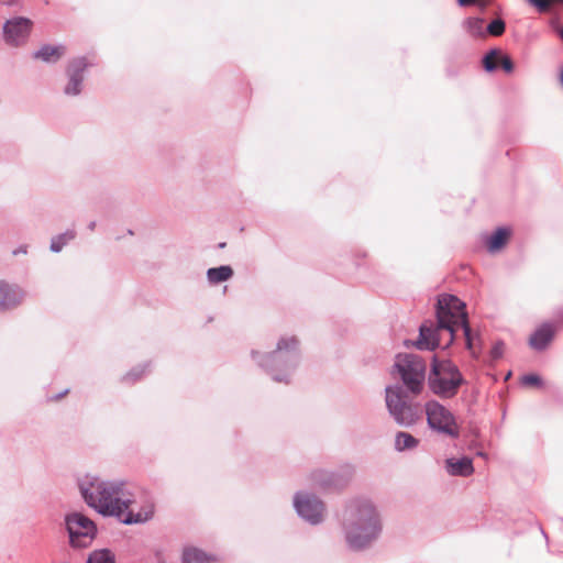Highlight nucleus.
<instances>
[{
    "label": "nucleus",
    "mask_w": 563,
    "mask_h": 563,
    "mask_svg": "<svg viewBox=\"0 0 563 563\" xmlns=\"http://www.w3.org/2000/svg\"><path fill=\"white\" fill-rule=\"evenodd\" d=\"M417 444H418V440L409 433L399 432L396 435L395 445H396V449L399 451H402L406 449H413L417 446Z\"/></svg>",
    "instance_id": "412c9836"
},
{
    "label": "nucleus",
    "mask_w": 563,
    "mask_h": 563,
    "mask_svg": "<svg viewBox=\"0 0 563 563\" xmlns=\"http://www.w3.org/2000/svg\"><path fill=\"white\" fill-rule=\"evenodd\" d=\"M505 22L501 19H496L487 25V32L492 36H500L505 32Z\"/></svg>",
    "instance_id": "b1692460"
},
{
    "label": "nucleus",
    "mask_w": 563,
    "mask_h": 563,
    "mask_svg": "<svg viewBox=\"0 0 563 563\" xmlns=\"http://www.w3.org/2000/svg\"><path fill=\"white\" fill-rule=\"evenodd\" d=\"M556 328L551 323L541 324L530 336L529 345L533 350H544L553 340Z\"/></svg>",
    "instance_id": "ddd939ff"
},
{
    "label": "nucleus",
    "mask_w": 563,
    "mask_h": 563,
    "mask_svg": "<svg viewBox=\"0 0 563 563\" xmlns=\"http://www.w3.org/2000/svg\"><path fill=\"white\" fill-rule=\"evenodd\" d=\"M88 66L85 58H76L71 60L68 67L69 82L65 88V93L75 96L80 92V85L82 81V71Z\"/></svg>",
    "instance_id": "f8f14e48"
},
{
    "label": "nucleus",
    "mask_w": 563,
    "mask_h": 563,
    "mask_svg": "<svg viewBox=\"0 0 563 563\" xmlns=\"http://www.w3.org/2000/svg\"><path fill=\"white\" fill-rule=\"evenodd\" d=\"M285 343H286V341H284V340H283V341H280V342L278 343V349H279V350H280V349H283V344H285Z\"/></svg>",
    "instance_id": "7c9ffc66"
},
{
    "label": "nucleus",
    "mask_w": 563,
    "mask_h": 563,
    "mask_svg": "<svg viewBox=\"0 0 563 563\" xmlns=\"http://www.w3.org/2000/svg\"><path fill=\"white\" fill-rule=\"evenodd\" d=\"M183 563H219L214 555L207 554L198 548H186L181 556Z\"/></svg>",
    "instance_id": "dca6fc26"
},
{
    "label": "nucleus",
    "mask_w": 563,
    "mask_h": 563,
    "mask_svg": "<svg viewBox=\"0 0 563 563\" xmlns=\"http://www.w3.org/2000/svg\"><path fill=\"white\" fill-rule=\"evenodd\" d=\"M65 526L69 544L74 549L90 547L98 533L96 523L84 514L77 511L66 515Z\"/></svg>",
    "instance_id": "423d86ee"
},
{
    "label": "nucleus",
    "mask_w": 563,
    "mask_h": 563,
    "mask_svg": "<svg viewBox=\"0 0 563 563\" xmlns=\"http://www.w3.org/2000/svg\"><path fill=\"white\" fill-rule=\"evenodd\" d=\"M510 236V231L507 229H498L488 241L489 251H498L500 250L508 241Z\"/></svg>",
    "instance_id": "aec40b11"
},
{
    "label": "nucleus",
    "mask_w": 563,
    "mask_h": 563,
    "mask_svg": "<svg viewBox=\"0 0 563 563\" xmlns=\"http://www.w3.org/2000/svg\"><path fill=\"white\" fill-rule=\"evenodd\" d=\"M457 2L460 5L466 7V5H472V4L477 3V2H479V0H457Z\"/></svg>",
    "instance_id": "cd10ccee"
},
{
    "label": "nucleus",
    "mask_w": 563,
    "mask_h": 563,
    "mask_svg": "<svg viewBox=\"0 0 563 563\" xmlns=\"http://www.w3.org/2000/svg\"><path fill=\"white\" fill-rule=\"evenodd\" d=\"M86 563H115V555L110 549H98L89 553Z\"/></svg>",
    "instance_id": "6ab92c4d"
},
{
    "label": "nucleus",
    "mask_w": 563,
    "mask_h": 563,
    "mask_svg": "<svg viewBox=\"0 0 563 563\" xmlns=\"http://www.w3.org/2000/svg\"><path fill=\"white\" fill-rule=\"evenodd\" d=\"M466 31L472 36H483L484 35V20L481 18H470L465 21Z\"/></svg>",
    "instance_id": "4be33fe9"
},
{
    "label": "nucleus",
    "mask_w": 563,
    "mask_h": 563,
    "mask_svg": "<svg viewBox=\"0 0 563 563\" xmlns=\"http://www.w3.org/2000/svg\"><path fill=\"white\" fill-rule=\"evenodd\" d=\"M561 36H562V38H563V30L561 31Z\"/></svg>",
    "instance_id": "473e14b6"
},
{
    "label": "nucleus",
    "mask_w": 563,
    "mask_h": 563,
    "mask_svg": "<svg viewBox=\"0 0 563 563\" xmlns=\"http://www.w3.org/2000/svg\"><path fill=\"white\" fill-rule=\"evenodd\" d=\"M437 317L438 325L434 329L432 325H428L426 323L420 327V336L415 343L418 349L434 350L439 346L437 335L443 330L448 331L450 336L449 343H451L455 333L459 330H462L466 340L467 349L475 354L464 302L452 295L441 296L438 300Z\"/></svg>",
    "instance_id": "f03ea898"
},
{
    "label": "nucleus",
    "mask_w": 563,
    "mask_h": 563,
    "mask_svg": "<svg viewBox=\"0 0 563 563\" xmlns=\"http://www.w3.org/2000/svg\"><path fill=\"white\" fill-rule=\"evenodd\" d=\"M560 81H561V85L563 86V69L561 70V74H560Z\"/></svg>",
    "instance_id": "c756f323"
},
{
    "label": "nucleus",
    "mask_w": 563,
    "mask_h": 563,
    "mask_svg": "<svg viewBox=\"0 0 563 563\" xmlns=\"http://www.w3.org/2000/svg\"><path fill=\"white\" fill-rule=\"evenodd\" d=\"M294 507L298 516L310 525H319L323 520L325 506L319 495H295Z\"/></svg>",
    "instance_id": "1a4fd4ad"
},
{
    "label": "nucleus",
    "mask_w": 563,
    "mask_h": 563,
    "mask_svg": "<svg viewBox=\"0 0 563 563\" xmlns=\"http://www.w3.org/2000/svg\"><path fill=\"white\" fill-rule=\"evenodd\" d=\"M386 405L399 424L411 426L419 419L418 408L406 401L400 387L386 388Z\"/></svg>",
    "instance_id": "0eeeda50"
},
{
    "label": "nucleus",
    "mask_w": 563,
    "mask_h": 563,
    "mask_svg": "<svg viewBox=\"0 0 563 563\" xmlns=\"http://www.w3.org/2000/svg\"><path fill=\"white\" fill-rule=\"evenodd\" d=\"M499 66L503 68L504 71L508 74H510L514 70V63L511 58L505 54H501V57L499 59Z\"/></svg>",
    "instance_id": "393cba45"
},
{
    "label": "nucleus",
    "mask_w": 563,
    "mask_h": 563,
    "mask_svg": "<svg viewBox=\"0 0 563 563\" xmlns=\"http://www.w3.org/2000/svg\"><path fill=\"white\" fill-rule=\"evenodd\" d=\"M51 249L54 251V252H59L62 250V244L54 240L51 244Z\"/></svg>",
    "instance_id": "c85d7f7f"
},
{
    "label": "nucleus",
    "mask_w": 563,
    "mask_h": 563,
    "mask_svg": "<svg viewBox=\"0 0 563 563\" xmlns=\"http://www.w3.org/2000/svg\"><path fill=\"white\" fill-rule=\"evenodd\" d=\"M501 52L498 49H493L489 53L486 54V56L483 59L484 68L487 71H493L499 66V59L501 57Z\"/></svg>",
    "instance_id": "5701e85b"
},
{
    "label": "nucleus",
    "mask_w": 563,
    "mask_h": 563,
    "mask_svg": "<svg viewBox=\"0 0 563 563\" xmlns=\"http://www.w3.org/2000/svg\"><path fill=\"white\" fill-rule=\"evenodd\" d=\"M525 385L538 386L540 384V377L537 375H527L522 378Z\"/></svg>",
    "instance_id": "bb28decb"
},
{
    "label": "nucleus",
    "mask_w": 563,
    "mask_h": 563,
    "mask_svg": "<svg viewBox=\"0 0 563 563\" xmlns=\"http://www.w3.org/2000/svg\"><path fill=\"white\" fill-rule=\"evenodd\" d=\"M31 26L32 22L24 18L8 21L4 25L5 41L12 45L24 43L31 32Z\"/></svg>",
    "instance_id": "9d476101"
},
{
    "label": "nucleus",
    "mask_w": 563,
    "mask_h": 563,
    "mask_svg": "<svg viewBox=\"0 0 563 563\" xmlns=\"http://www.w3.org/2000/svg\"><path fill=\"white\" fill-rule=\"evenodd\" d=\"M426 415L431 429L456 438L460 434L459 426L453 413L438 401L426 404Z\"/></svg>",
    "instance_id": "6e6552de"
},
{
    "label": "nucleus",
    "mask_w": 563,
    "mask_h": 563,
    "mask_svg": "<svg viewBox=\"0 0 563 563\" xmlns=\"http://www.w3.org/2000/svg\"><path fill=\"white\" fill-rule=\"evenodd\" d=\"M86 504L104 517H115L124 525L143 523L152 519L154 505L145 501L139 511L130 501L121 500L117 495H82Z\"/></svg>",
    "instance_id": "7ed1b4c3"
},
{
    "label": "nucleus",
    "mask_w": 563,
    "mask_h": 563,
    "mask_svg": "<svg viewBox=\"0 0 563 563\" xmlns=\"http://www.w3.org/2000/svg\"><path fill=\"white\" fill-rule=\"evenodd\" d=\"M64 46L44 45L34 53V58L42 59L44 62H56L64 55Z\"/></svg>",
    "instance_id": "f3484780"
},
{
    "label": "nucleus",
    "mask_w": 563,
    "mask_h": 563,
    "mask_svg": "<svg viewBox=\"0 0 563 563\" xmlns=\"http://www.w3.org/2000/svg\"><path fill=\"white\" fill-rule=\"evenodd\" d=\"M462 383V374L452 362L433 358L429 386L435 395L442 398H452L457 394Z\"/></svg>",
    "instance_id": "20e7f679"
},
{
    "label": "nucleus",
    "mask_w": 563,
    "mask_h": 563,
    "mask_svg": "<svg viewBox=\"0 0 563 563\" xmlns=\"http://www.w3.org/2000/svg\"><path fill=\"white\" fill-rule=\"evenodd\" d=\"M233 276V269L230 266H220L214 268H209L207 272L208 280L211 284H219L230 279Z\"/></svg>",
    "instance_id": "a211bd4d"
},
{
    "label": "nucleus",
    "mask_w": 563,
    "mask_h": 563,
    "mask_svg": "<svg viewBox=\"0 0 563 563\" xmlns=\"http://www.w3.org/2000/svg\"><path fill=\"white\" fill-rule=\"evenodd\" d=\"M347 545L363 550L379 537L383 525L376 506L367 498H352L340 515Z\"/></svg>",
    "instance_id": "f257e3e1"
},
{
    "label": "nucleus",
    "mask_w": 563,
    "mask_h": 563,
    "mask_svg": "<svg viewBox=\"0 0 563 563\" xmlns=\"http://www.w3.org/2000/svg\"><path fill=\"white\" fill-rule=\"evenodd\" d=\"M80 493H120L123 490V484H109L100 482L97 477L85 475L79 479Z\"/></svg>",
    "instance_id": "9b49d317"
},
{
    "label": "nucleus",
    "mask_w": 563,
    "mask_h": 563,
    "mask_svg": "<svg viewBox=\"0 0 563 563\" xmlns=\"http://www.w3.org/2000/svg\"><path fill=\"white\" fill-rule=\"evenodd\" d=\"M394 368L412 394L418 395L421 393L426 376V364L420 356L398 354Z\"/></svg>",
    "instance_id": "39448f33"
},
{
    "label": "nucleus",
    "mask_w": 563,
    "mask_h": 563,
    "mask_svg": "<svg viewBox=\"0 0 563 563\" xmlns=\"http://www.w3.org/2000/svg\"><path fill=\"white\" fill-rule=\"evenodd\" d=\"M505 351V344L503 342H496L490 351V356L493 360H498L503 356Z\"/></svg>",
    "instance_id": "a878e982"
},
{
    "label": "nucleus",
    "mask_w": 563,
    "mask_h": 563,
    "mask_svg": "<svg viewBox=\"0 0 563 563\" xmlns=\"http://www.w3.org/2000/svg\"><path fill=\"white\" fill-rule=\"evenodd\" d=\"M289 341H290L292 344H296V343H297V341H296L295 339H290Z\"/></svg>",
    "instance_id": "2f4dec72"
},
{
    "label": "nucleus",
    "mask_w": 563,
    "mask_h": 563,
    "mask_svg": "<svg viewBox=\"0 0 563 563\" xmlns=\"http://www.w3.org/2000/svg\"><path fill=\"white\" fill-rule=\"evenodd\" d=\"M445 470L453 476H468L474 471L472 460L468 457L448 459L445 461Z\"/></svg>",
    "instance_id": "2eb2a0df"
},
{
    "label": "nucleus",
    "mask_w": 563,
    "mask_h": 563,
    "mask_svg": "<svg viewBox=\"0 0 563 563\" xmlns=\"http://www.w3.org/2000/svg\"><path fill=\"white\" fill-rule=\"evenodd\" d=\"M21 299L22 295L16 288L0 282V310L15 307Z\"/></svg>",
    "instance_id": "4468645a"
}]
</instances>
